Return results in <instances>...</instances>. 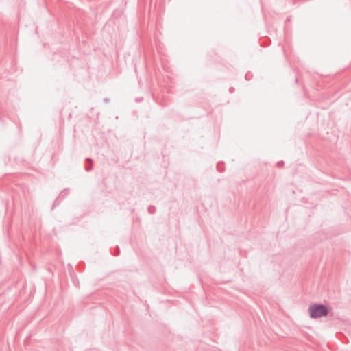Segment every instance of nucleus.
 I'll use <instances>...</instances> for the list:
<instances>
[{
  "mask_svg": "<svg viewBox=\"0 0 351 351\" xmlns=\"http://www.w3.org/2000/svg\"><path fill=\"white\" fill-rule=\"evenodd\" d=\"M308 312L311 318L316 319L326 316L328 310L326 306L313 304L309 307Z\"/></svg>",
  "mask_w": 351,
  "mask_h": 351,
  "instance_id": "nucleus-1",
  "label": "nucleus"
}]
</instances>
